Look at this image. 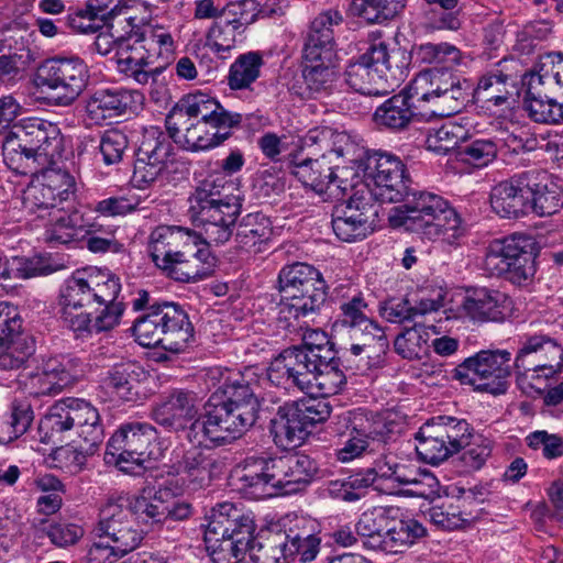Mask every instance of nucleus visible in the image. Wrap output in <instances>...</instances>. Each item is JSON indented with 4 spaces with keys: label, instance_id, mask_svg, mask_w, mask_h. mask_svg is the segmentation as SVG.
<instances>
[{
    "label": "nucleus",
    "instance_id": "nucleus-32",
    "mask_svg": "<svg viewBox=\"0 0 563 563\" xmlns=\"http://www.w3.org/2000/svg\"><path fill=\"white\" fill-rule=\"evenodd\" d=\"M342 21L338 12H323L313 19L303 47V58L322 56L327 62L336 57L333 25Z\"/></svg>",
    "mask_w": 563,
    "mask_h": 563
},
{
    "label": "nucleus",
    "instance_id": "nucleus-42",
    "mask_svg": "<svg viewBox=\"0 0 563 563\" xmlns=\"http://www.w3.org/2000/svg\"><path fill=\"white\" fill-rule=\"evenodd\" d=\"M87 7L89 12L110 30H114L115 23L118 25L126 24L130 30L125 33L129 35V40L133 38L136 26L135 19L129 14L130 7L125 0H88Z\"/></svg>",
    "mask_w": 563,
    "mask_h": 563
},
{
    "label": "nucleus",
    "instance_id": "nucleus-10",
    "mask_svg": "<svg viewBox=\"0 0 563 563\" xmlns=\"http://www.w3.org/2000/svg\"><path fill=\"white\" fill-rule=\"evenodd\" d=\"M474 429L465 419L438 416L417 432V452L423 461L437 465L471 444Z\"/></svg>",
    "mask_w": 563,
    "mask_h": 563
},
{
    "label": "nucleus",
    "instance_id": "nucleus-46",
    "mask_svg": "<svg viewBox=\"0 0 563 563\" xmlns=\"http://www.w3.org/2000/svg\"><path fill=\"white\" fill-rule=\"evenodd\" d=\"M272 233V222L266 216L260 212L249 213L238 223L235 242L241 249L249 250L267 242Z\"/></svg>",
    "mask_w": 563,
    "mask_h": 563
},
{
    "label": "nucleus",
    "instance_id": "nucleus-39",
    "mask_svg": "<svg viewBox=\"0 0 563 563\" xmlns=\"http://www.w3.org/2000/svg\"><path fill=\"white\" fill-rule=\"evenodd\" d=\"M427 536V529L422 523H410L396 531H390L388 534H371V537H362L363 545L372 550H380L386 553H399L417 540Z\"/></svg>",
    "mask_w": 563,
    "mask_h": 563
},
{
    "label": "nucleus",
    "instance_id": "nucleus-18",
    "mask_svg": "<svg viewBox=\"0 0 563 563\" xmlns=\"http://www.w3.org/2000/svg\"><path fill=\"white\" fill-rule=\"evenodd\" d=\"M217 398L211 396L205 415L190 423L187 432L189 442L202 445L208 441L219 446L244 434L227 407L221 401L213 402Z\"/></svg>",
    "mask_w": 563,
    "mask_h": 563
},
{
    "label": "nucleus",
    "instance_id": "nucleus-57",
    "mask_svg": "<svg viewBox=\"0 0 563 563\" xmlns=\"http://www.w3.org/2000/svg\"><path fill=\"white\" fill-rule=\"evenodd\" d=\"M33 419V410L29 402L13 401L10 420L0 424V444H8L23 435Z\"/></svg>",
    "mask_w": 563,
    "mask_h": 563
},
{
    "label": "nucleus",
    "instance_id": "nucleus-27",
    "mask_svg": "<svg viewBox=\"0 0 563 563\" xmlns=\"http://www.w3.org/2000/svg\"><path fill=\"white\" fill-rule=\"evenodd\" d=\"M415 100H418V96L409 86L377 107L373 114V121L379 129L406 130L418 115Z\"/></svg>",
    "mask_w": 563,
    "mask_h": 563
},
{
    "label": "nucleus",
    "instance_id": "nucleus-8",
    "mask_svg": "<svg viewBox=\"0 0 563 563\" xmlns=\"http://www.w3.org/2000/svg\"><path fill=\"white\" fill-rule=\"evenodd\" d=\"M351 162V169L355 170L354 177L361 179L365 188L364 195L371 196L372 201L393 203L406 196L411 180L398 157L383 152L365 151Z\"/></svg>",
    "mask_w": 563,
    "mask_h": 563
},
{
    "label": "nucleus",
    "instance_id": "nucleus-59",
    "mask_svg": "<svg viewBox=\"0 0 563 563\" xmlns=\"http://www.w3.org/2000/svg\"><path fill=\"white\" fill-rule=\"evenodd\" d=\"M498 145L488 139H477L459 147L460 159L476 168H482L497 157Z\"/></svg>",
    "mask_w": 563,
    "mask_h": 563
},
{
    "label": "nucleus",
    "instance_id": "nucleus-47",
    "mask_svg": "<svg viewBox=\"0 0 563 563\" xmlns=\"http://www.w3.org/2000/svg\"><path fill=\"white\" fill-rule=\"evenodd\" d=\"M390 509L379 508L371 512H364L355 525L356 534L360 537H371V534H388L396 531L399 526L405 528L410 523H420L413 518L399 519L391 515Z\"/></svg>",
    "mask_w": 563,
    "mask_h": 563
},
{
    "label": "nucleus",
    "instance_id": "nucleus-29",
    "mask_svg": "<svg viewBox=\"0 0 563 563\" xmlns=\"http://www.w3.org/2000/svg\"><path fill=\"white\" fill-rule=\"evenodd\" d=\"M462 307L474 320L504 321L511 311V299L499 290L477 288L467 294Z\"/></svg>",
    "mask_w": 563,
    "mask_h": 563
},
{
    "label": "nucleus",
    "instance_id": "nucleus-25",
    "mask_svg": "<svg viewBox=\"0 0 563 563\" xmlns=\"http://www.w3.org/2000/svg\"><path fill=\"white\" fill-rule=\"evenodd\" d=\"M330 164L325 153H321L317 158H300L299 155H294L289 162V169L303 186L317 192H324L330 186L345 191L349 186L347 180L340 177Z\"/></svg>",
    "mask_w": 563,
    "mask_h": 563
},
{
    "label": "nucleus",
    "instance_id": "nucleus-36",
    "mask_svg": "<svg viewBox=\"0 0 563 563\" xmlns=\"http://www.w3.org/2000/svg\"><path fill=\"white\" fill-rule=\"evenodd\" d=\"M44 239L48 243L67 244L75 241L82 228V216L71 202L47 213Z\"/></svg>",
    "mask_w": 563,
    "mask_h": 563
},
{
    "label": "nucleus",
    "instance_id": "nucleus-3",
    "mask_svg": "<svg viewBox=\"0 0 563 563\" xmlns=\"http://www.w3.org/2000/svg\"><path fill=\"white\" fill-rule=\"evenodd\" d=\"M395 207L389 220L395 227L422 234L429 240H442L453 244L462 235L461 219L442 197L428 191H411Z\"/></svg>",
    "mask_w": 563,
    "mask_h": 563
},
{
    "label": "nucleus",
    "instance_id": "nucleus-51",
    "mask_svg": "<svg viewBox=\"0 0 563 563\" xmlns=\"http://www.w3.org/2000/svg\"><path fill=\"white\" fill-rule=\"evenodd\" d=\"M543 352H545V354H550L558 363L563 362V349L559 344L553 342L550 338L532 335L521 342V347L519 349L515 360L516 368L525 372L531 371L533 362L528 361V357L542 354Z\"/></svg>",
    "mask_w": 563,
    "mask_h": 563
},
{
    "label": "nucleus",
    "instance_id": "nucleus-52",
    "mask_svg": "<svg viewBox=\"0 0 563 563\" xmlns=\"http://www.w3.org/2000/svg\"><path fill=\"white\" fill-rule=\"evenodd\" d=\"M221 402L244 432L255 424L262 407V400L246 390L243 394L234 393L232 397Z\"/></svg>",
    "mask_w": 563,
    "mask_h": 563
},
{
    "label": "nucleus",
    "instance_id": "nucleus-58",
    "mask_svg": "<svg viewBox=\"0 0 563 563\" xmlns=\"http://www.w3.org/2000/svg\"><path fill=\"white\" fill-rule=\"evenodd\" d=\"M308 357L314 373V379L319 376L330 377L329 384L341 386L346 384V379L340 369V361L335 357L332 347H321L317 350H307Z\"/></svg>",
    "mask_w": 563,
    "mask_h": 563
},
{
    "label": "nucleus",
    "instance_id": "nucleus-6",
    "mask_svg": "<svg viewBox=\"0 0 563 563\" xmlns=\"http://www.w3.org/2000/svg\"><path fill=\"white\" fill-rule=\"evenodd\" d=\"M130 330L140 345L161 346L170 352L183 350L194 334L187 313L179 305L169 301L152 305Z\"/></svg>",
    "mask_w": 563,
    "mask_h": 563
},
{
    "label": "nucleus",
    "instance_id": "nucleus-24",
    "mask_svg": "<svg viewBox=\"0 0 563 563\" xmlns=\"http://www.w3.org/2000/svg\"><path fill=\"white\" fill-rule=\"evenodd\" d=\"M197 397L191 390H176L152 410L153 420L168 432L185 431L198 415Z\"/></svg>",
    "mask_w": 563,
    "mask_h": 563
},
{
    "label": "nucleus",
    "instance_id": "nucleus-15",
    "mask_svg": "<svg viewBox=\"0 0 563 563\" xmlns=\"http://www.w3.org/2000/svg\"><path fill=\"white\" fill-rule=\"evenodd\" d=\"M75 180L66 170L46 169L31 181L24 192V203L32 212L54 211L68 202H73Z\"/></svg>",
    "mask_w": 563,
    "mask_h": 563
},
{
    "label": "nucleus",
    "instance_id": "nucleus-4",
    "mask_svg": "<svg viewBox=\"0 0 563 563\" xmlns=\"http://www.w3.org/2000/svg\"><path fill=\"white\" fill-rule=\"evenodd\" d=\"M407 66L405 49L375 40L365 53L349 64L345 81L356 92L386 96L402 79Z\"/></svg>",
    "mask_w": 563,
    "mask_h": 563
},
{
    "label": "nucleus",
    "instance_id": "nucleus-20",
    "mask_svg": "<svg viewBox=\"0 0 563 563\" xmlns=\"http://www.w3.org/2000/svg\"><path fill=\"white\" fill-rule=\"evenodd\" d=\"M169 139L156 128L144 132L133 170V181L139 187L151 185L166 169L174 151Z\"/></svg>",
    "mask_w": 563,
    "mask_h": 563
},
{
    "label": "nucleus",
    "instance_id": "nucleus-44",
    "mask_svg": "<svg viewBox=\"0 0 563 563\" xmlns=\"http://www.w3.org/2000/svg\"><path fill=\"white\" fill-rule=\"evenodd\" d=\"M510 81V77L499 70L489 73L478 80L473 96L484 103H492L495 107L503 106L508 102L515 89Z\"/></svg>",
    "mask_w": 563,
    "mask_h": 563
},
{
    "label": "nucleus",
    "instance_id": "nucleus-26",
    "mask_svg": "<svg viewBox=\"0 0 563 563\" xmlns=\"http://www.w3.org/2000/svg\"><path fill=\"white\" fill-rule=\"evenodd\" d=\"M528 170L500 181L493 187L490 206L501 218H519L529 211Z\"/></svg>",
    "mask_w": 563,
    "mask_h": 563
},
{
    "label": "nucleus",
    "instance_id": "nucleus-7",
    "mask_svg": "<svg viewBox=\"0 0 563 563\" xmlns=\"http://www.w3.org/2000/svg\"><path fill=\"white\" fill-rule=\"evenodd\" d=\"M255 523L233 504L223 503L211 510L205 530V541L213 549L218 561L236 563L250 551Z\"/></svg>",
    "mask_w": 563,
    "mask_h": 563
},
{
    "label": "nucleus",
    "instance_id": "nucleus-62",
    "mask_svg": "<svg viewBox=\"0 0 563 563\" xmlns=\"http://www.w3.org/2000/svg\"><path fill=\"white\" fill-rule=\"evenodd\" d=\"M284 361L288 365L287 369L290 371L292 384L296 387H305L312 384L311 377L314 378L310 358L308 357L307 350L298 346L286 349L282 352Z\"/></svg>",
    "mask_w": 563,
    "mask_h": 563
},
{
    "label": "nucleus",
    "instance_id": "nucleus-28",
    "mask_svg": "<svg viewBox=\"0 0 563 563\" xmlns=\"http://www.w3.org/2000/svg\"><path fill=\"white\" fill-rule=\"evenodd\" d=\"M216 257L211 255L208 246L198 245L187 251V255L174 257L170 263L158 264L170 278L181 283H195L213 273Z\"/></svg>",
    "mask_w": 563,
    "mask_h": 563
},
{
    "label": "nucleus",
    "instance_id": "nucleus-5",
    "mask_svg": "<svg viewBox=\"0 0 563 563\" xmlns=\"http://www.w3.org/2000/svg\"><path fill=\"white\" fill-rule=\"evenodd\" d=\"M60 147V131L57 124L38 118H29L15 126V131L5 139L2 155L8 167L19 172L31 164H51L59 154Z\"/></svg>",
    "mask_w": 563,
    "mask_h": 563
},
{
    "label": "nucleus",
    "instance_id": "nucleus-61",
    "mask_svg": "<svg viewBox=\"0 0 563 563\" xmlns=\"http://www.w3.org/2000/svg\"><path fill=\"white\" fill-rule=\"evenodd\" d=\"M243 32V29L221 18L214 21L208 30L207 43L217 53L230 52L235 47L238 35Z\"/></svg>",
    "mask_w": 563,
    "mask_h": 563
},
{
    "label": "nucleus",
    "instance_id": "nucleus-60",
    "mask_svg": "<svg viewBox=\"0 0 563 563\" xmlns=\"http://www.w3.org/2000/svg\"><path fill=\"white\" fill-rule=\"evenodd\" d=\"M411 55L421 64H456L461 57L460 51L448 43L421 44L412 48Z\"/></svg>",
    "mask_w": 563,
    "mask_h": 563
},
{
    "label": "nucleus",
    "instance_id": "nucleus-21",
    "mask_svg": "<svg viewBox=\"0 0 563 563\" xmlns=\"http://www.w3.org/2000/svg\"><path fill=\"white\" fill-rule=\"evenodd\" d=\"M174 112L176 123H185L183 118L188 117L197 121L210 124V128L229 130L238 128L243 121V115L227 110L220 102L210 96L198 92L183 97L170 110Z\"/></svg>",
    "mask_w": 563,
    "mask_h": 563
},
{
    "label": "nucleus",
    "instance_id": "nucleus-1",
    "mask_svg": "<svg viewBox=\"0 0 563 563\" xmlns=\"http://www.w3.org/2000/svg\"><path fill=\"white\" fill-rule=\"evenodd\" d=\"M120 291V278L107 269L76 271L59 290L62 318L75 332L111 331L125 310L123 301L118 300Z\"/></svg>",
    "mask_w": 563,
    "mask_h": 563
},
{
    "label": "nucleus",
    "instance_id": "nucleus-50",
    "mask_svg": "<svg viewBox=\"0 0 563 563\" xmlns=\"http://www.w3.org/2000/svg\"><path fill=\"white\" fill-rule=\"evenodd\" d=\"M263 64V56L258 52L240 55L230 67L229 87L232 90L251 88V85L260 77Z\"/></svg>",
    "mask_w": 563,
    "mask_h": 563
},
{
    "label": "nucleus",
    "instance_id": "nucleus-41",
    "mask_svg": "<svg viewBox=\"0 0 563 563\" xmlns=\"http://www.w3.org/2000/svg\"><path fill=\"white\" fill-rule=\"evenodd\" d=\"M338 56L327 62L322 56L316 59L305 58L302 77L312 95L329 93L338 79Z\"/></svg>",
    "mask_w": 563,
    "mask_h": 563
},
{
    "label": "nucleus",
    "instance_id": "nucleus-43",
    "mask_svg": "<svg viewBox=\"0 0 563 563\" xmlns=\"http://www.w3.org/2000/svg\"><path fill=\"white\" fill-rule=\"evenodd\" d=\"M517 251L509 263V272L506 279L514 284H522L532 277L536 273L534 266V240L525 234H515V247Z\"/></svg>",
    "mask_w": 563,
    "mask_h": 563
},
{
    "label": "nucleus",
    "instance_id": "nucleus-17",
    "mask_svg": "<svg viewBox=\"0 0 563 563\" xmlns=\"http://www.w3.org/2000/svg\"><path fill=\"white\" fill-rule=\"evenodd\" d=\"M135 520L122 498L108 503L101 509L100 520L95 529L96 536L109 540L119 555H125L143 540V532L137 529Z\"/></svg>",
    "mask_w": 563,
    "mask_h": 563
},
{
    "label": "nucleus",
    "instance_id": "nucleus-14",
    "mask_svg": "<svg viewBox=\"0 0 563 563\" xmlns=\"http://www.w3.org/2000/svg\"><path fill=\"white\" fill-rule=\"evenodd\" d=\"M378 221V205L356 190L345 206L336 207L332 214V229L344 242L362 240L371 234Z\"/></svg>",
    "mask_w": 563,
    "mask_h": 563
},
{
    "label": "nucleus",
    "instance_id": "nucleus-49",
    "mask_svg": "<svg viewBox=\"0 0 563 563\" xmlns=\"http://www.w3.org/2000/svg\"><path fill=\"white\" fill-rule=\"evenodd\" d=\"M405 5L406 0H353L350 11L368 23H383L398 15Z\"/></svg>",
    "mask_w": 563,
    "mask_h": 563
},
{
    "label": "nucleus",
    "instance_id": "nucleus-23",
    "mask_svg": "<svg viewBox=\"0 0 563 563\" xmlns=\"http://www.w3.org/2000/svg\"><path fill=\"white\" fill-rule=\"evenodd\" d=\"M143 95L137 90L107 88L96 90L87 100L86 112L95 124L108 119L135 113L142 106Z\"/></svg>",
    "mask_w": 563,
    "mask_h": 563
},
{
    "label": "nucleus",
    "instance_id": "nucleus-40",
    "mask_svg": "<svg viewBox=\"0 0 563 563\" xmlns=\"http://www.w3.org/2000/svg\"><path fill=\"white\" fill-rule=\"evenodd\" d=\"M467 79L448 67H433L421 71L411 87L418 96V101L429 99L439 92H444Z\"/></svg>",
    "mask_w": 563,
    "mask_h": 563
},
{
    "label": "nucleus",
    "instance_id": "nucleus-16",
    "mask_svg": "<svg viewBox=\"0 0 563 563\" xmlns=\"http://www.w3.org/2000/svg\"><path fill=\"white\" fill-rule=\"evenodd\" d=\"M243 489L254 499H264L289 489L286 455L276 457H249L241 477Z\"/></svg>",
    "mask_w": 563,
    "mask_h": 563
},
{
    "label": "nucleus",
    "instance_id": "nucleus-31",
    "mask_svg": "<svg viewBox=\"0 0 563 563\" xmlns=\"http://www.w3.org/2000/svg\"><path fill=\"white\" fill-rule=\"evenodd\" d=\"M308 424L298 412V406L291 401L279 407L271 420L269 431L274 443L285 450L300 445L310 433Z\"/></svg>",
    "mask_w": 563,
    "mask_h": 563
},
{
    "label": "nucleus",
    "instance_id": "nucleus-54",
    "mask_svg": "<svg viewBox=\"0 0 563 563\" xmlns=\"http://www.w3.org/2000/svg\"><path fill=\"white\" fill-rule=\"evenodd\" d=\"M288 471V493H297L309 485L318 473V464L309 455L302 453L286 454Z\"/></svg>",
    "mask_w": 563,
    "mask_h": 563
},
{
    "label": "nucleus",
    "instance_id": "nucleus-35",
    "mask_svg": "<svg viewBox=\"0 0 563 563\" xmlns=\"http://www.w3.org/2000/svg\"><path fill=\"white\" fill-rule=\"evenodd\" d=\"M327 288L323 279L309 285V287H303L302 290H294L291 295L282 299L279 314H283L285 319L298 320L301 317L317 313L325 302Z\"/></svg>",
    "mask_w": 563,
    "mask_h": 563
},
{
    "label": "nucleus",
    "instance_id": "nucleus-48",
    "mask_svg": "<svg viewBox=\"0 0 563 563\" xmlns=\"http://www.w3.org/2000/svg\"><path fill=\"white\" fill-rule=\"evenodd\" d=\"M474 86L470 80L463 81L449 88L444 92H439L422 101L431 102L432 114L439 117H451L459 113L467 103L473 95Z\"/></svg>",
    "mask_w": 563,
    "mask_h": 563
},
{
    "label": "nucleus",
    "instance_id": "nucleus-45",
    "mask_svg": "<svg viewBox=\"0 0 563 563\" xmlns=\"http://www.w3.org/2000/svg\"><path fill=\"white\" fill-rule=\"evenodd\" d=\"M323 280L321 273L312 265L302 262H295L285 265L278 274V289L282 299L291 295L294 290L309 287L318 282Z\"/></svg>",
    "mask_w": 563,
    "mask_h": 563
},
{
    "label": "nucleus",
    "instance_id": "nucleus-22",
    "mask_svg": "<svg viewBox=\"0 0 563 563\" xmlns=\"http://www.w3.org/2000/svg\"><path fill=\"white\" fill-rule=\"evenodd\" d=\"M174 112L169 111L165 119L169 137L180 147L191 152L207 151L221 145L232 132L219 128H210L203 121H197L188 117L183 118L185 123H176Z\"/></svg>",
    "mask_w": 563,
    "mask_h": 563
},
{
    "label": "nucleus",
    "instance_id": "nucleus-19",
    "mask_svg": "<svg viewBox=\"0 0 563 563\" xmlns=\"http://www.w3.org/2000/svg\"><path fill=\"white\" fill-rule=\"evenodd\" d=\"M34 353V341L23 335L18 308L0 301V367L19 368Z\"/></svg>",
    "mask_w": 563,
    "mask_h": 563
},
{
    "label": "nucleus",
    "instance_id": "nucleus-55",
    "mask_svg": "<svg viewBox=\"0 0 563 563\" xmlns=\"http://www.w3.org/2000/svg\"><path fill=\"white\" fill-rule=\"evenodd\" d=\"M74 428V417L70 415L68 398L55 402L38 426L42 441L47 443L54 437Z\"/></svg>",
    "mask_w": 563,
    "mask_h": 563
},
{
    "label": "nucleus",
    "instance_id": "nucleus-9",
    "mask_svg": "<svg viewBox=\"0 0 563 563\" xmlns=\"http://www.w3.org/2000/svg\"><path fill=\"white\" fill-rule=\"evenodd\" d=\"M132 46L122 48L117 59L119 70L139 85L148 84L165 69L164 65L154 66L164 54H170L174 40L169 32L161 25H145L133 33Z\"/></svg>",
    "mask_w": 563,
    "mask_h": 563
},
{
    "label": "nucleus",
    "instance_id": "nucleus-53",
    "mask_svg": "<svg viewBox=\"0 0 563 563\" xmlns=\"http://www.w3.org/2000/svg\"><path fill=\"white\" fill-rule=\"evenodd\" d=\"M467 139V131L463 125L448 121L440 128L430 129L427 134L426 145L427 148L437 154H446L452 150L461 146V142Z\"/></svg>",
    "mask_w": 563,
    "mask_h": 563
},
{
    "label": "nucleus",
    "instance_id": "nucleus-64",
    "mask_svg": "<svg viewBox=\"0 0 563 563\" xmlns=\"http://www.w3.org/2000/svg\"><path fill=\"white\" fill-rule=\"evenodd\" d=\"M329 395H306L295 400L298 406V412L308 426L325 422L332 412V406L328 399Z\"/></svg>",
    "mask_w": 563,
    "mask_h": 563
},
{
    "label": "nucleus",
    "instance_id": "nucleus-38",
    "mask_svg": "<svg viewBox=\"0 0 563 563\" xmlns=\"http://www.w3.org/2000/svg\"><path fill=\"white\" fill-rule=\"evenodd\" d=\"M289 533L284 530L267 531L254 537L250 542V558L254 563H289L287 555Z\"/></svg>",
    "mask_w": 563,
    "mask_h": 563
},
{
    "label": "nucleus",
    "instance_id": "nucleus-11",
    "mask_svg": "<svg viewBox=\"0 0 563 563\" xmlns=\"http://www.w3.org/2000/svg\"><path fill=\"white\" fill-rule=\"evenodd\" d=\"M156 429L146 422H128L112 434L107 443L106 455L125 474L139 476L150 467Z\"/></svg>",
    "mask_w": 563,
    "mask_h": 563
},
{
    "label": "nucleus",
    "instance_id": "nucleus-30",
    "mask_svg": "<svg viewBox=\"0 0 563 563\" xmlns=\"http://www.w3.org/2000/svg\"><path fill=\"white\" fill-rule=\"evenodd\" d=\"M196 245L189 232L179 227H157L150 235L148 252L158 267V264L170 263L174 257H185L187 251Z\"/></svg>",
    "mask_w": 563,
    "mask_h": 563
},
{
    "label": "nucleus",
    "instance_id": "nucleus-2",
    "mask_svg": "<svg viewBox=\"0 0 563 563\" xmlns=\"http://www.w3.org/2000/svg\"><path fill=\"white\" fill-rule=\"evenodd\" d=\"M223 178H206L189 196L188 217L195 228L200 230L205 245H223L232 234L241 213V199L224 195Z\"/></svg>",
    "mask_w": 563,
    "mask_h": 563
},
{
    "label": "nucleus",
    "instance_id": "nucleus-12",
    "mask_svg": "<svg viewBox=\"0 0 563 563\" xmlns=\"http://www.w3.org/2000/svg\"><path fill=\"white\" fill-rule=\"evenodd\" d=\"M89 79V67L78 56L48 58L35 74L36 86L56 91V104L64 107L70 106L82 93Z\"/></svg>",
    "mask_w": 563,
    "mask_h": 563
},
{
    "label": "nucleus",
    "instance_id": "nucleus-33",
    "mask_svg": "<svg viewBox=\"0 0 563 563\" xmlns=\"http://www.w3.org/2000/svg\"><path fill=\"white\" fill-rule=\"evenodd\" d=\"M475 500L474 495H466L457 499L454 504L449 499H438L426 512L430 521L438 528L446 531H453L470 527L479 518V514L466 511V506Z\"/></svg>",
    "mask_w": 563,
    "mask_h": 563
},
{
    "label": "nucleus",
    "instance_id": "nucleus-34",
    "mask_svg": "<svg viewBox=\"0 0 563 563\" xmlns=\"http://www.w3.org/2000/svg\"><path fill=\"white\" fill-rule=\"evenodd\" d=\"M529 183V210L540 217L552 216L563 206L560 187L549 180L544 173L528 170Z\"/></svg>",
    "mask_w": 563,
    "mask_h": 563
},
{
    "label": "nucleus",
    "instance_id": "nucleus-13",
    "mask_svg": "<svg viewBox=\"0 0 563 563\" xmlns=\"http://www.w3.org/2000/svg\"><path fill=\"white\" fill-rule=\"evenodd\" d=\"M511 354L507 350H482L453 369V377L473 387H504L511 375Z\"/></svg>",
    "mask_w": 563,
    "mask_h": 563
},
{
    "label": "nucleus",
    "instance_id": "nucleus-63",
    "mask_svg": "<svg viewBox=\"0 0 563 563\" xmlns=\"http://www.w3.org/2000/svg\"><path fill=\"white\" fill-rule=\"evenodd\" d=\"M192 444L194 446L184 453L179 467L189 476H195L201 481L210 479L211 471L217 466V461L211 455L206 454L199 444Z\"/></svg>",
    "mask_w": 563,
    "mask_h": 563
},
{
    "label": "nucleus",
    "instance_id": "nucleus-56",
    "mask_svg": "<svg viewBox=\"0 0 563 563\" xmlns=\"http://www.w3.org/2000/svg\"><path fill=\"white\" fill-rule=\"evenodd\" d=\"M515 234L503 240L493 241L486 252L484 260L485 271L497 277H505L509 272V263L515 252Z\"/></svg>",
    "mask_w": 563,
    "mask_h": 563
},
{
    "label": "nucleus",
    "instance_id": "nucleus-37",
    "mask_svg": "<svg viewBox=\"0 0 563 563\" xmlns=\"http://www.w3.org/2000/svg\"><path fill=\"white\" fill-rule=\"evenodd\" d=\"M12 36L0 40V51L8 48V53L0 55V84H12L23 77L24 71L33 62L32 52L24 45L23 36L14 41Z\"/></svg>",
    "mask_w": 563,
    "mask_h": 563
}]
</instances>
